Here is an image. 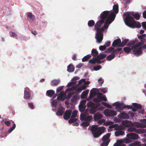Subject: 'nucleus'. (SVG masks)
Listing matches in <instances>:
<instances>
[{
	"instance_id": "nucleus-49",
	"label": "nucleus",
	"mask_w": 146,
	"mask_h": 146,
	"mask_svg": "<svg viewBox=\"0 0 146 146\" xmlns=\"http://www.w3.org/2000/svg\"><path fill=\"white\" fill-rule=\"evenodd\" d=\"M136 130V129L133 127H131L128 128L127 131L129 132H131L133 131H135Z\"/></svg>"
},
{
	"instance_id": "nucleus-7",
	"label": "nucleus",
	"mask_w": 146,
	"mask_h": 146,
	"mask_svg": "<svg viewBox=\"0 0 146 146\" xmlns=\"http://www.w3.org/2000/svg\"><path fill=\"white\" fill-rule=\"evenodd\" d=\"M127 138L126 139V143H129L132 141V140L137 139L139 138L138 135L136 133H132L127 135Z\"/></svg>"
},
{
	"instance_id": "nucleus-53",
	"label": "nucleus",
	"mask_w": 146,
	"mask_h": 146,
	"mask_svg": "<svg viewBox=\"0 0 146 146\" xmlns=\"http://www.w3.org/2000/svg\"><path fill=\"white\" fill-rule=\"evenodd\" d=\"M104 27H102L100 28H99L98 29V30H96V32L98 33H103L102 31H103L104 30Z\"/></svg>"
},
{
	"instance_id": "nucleus-30",
	"label": "nucleus",
	"mask_w": 146,
	"mask_h": 146,
	"mask_svg": "<svg viewBox=\"0 0 146 146\" xmlns=\"http://www.w3.org/2000/svg\"><path fill=\"white\" fill-rule=\"evenodd\" d=\"M137 41L138 40L137 39L135 40H131L127 44V45L129 46H131L137 43Z\"/></svg>"
},
{
	"instance_id": "nucleus-56",
	"label": "nucleus",
	"mask_w": 146,
	"mask_h": 146,
	"mask_svg": "<svg viewBox=\"0 0 146 146\" xmlns=\"http://www.w3.org/2000/svg\"><path fill=\"white\" fill-rule=\"evenodd\" d=\"M63 86H61L58 88L56 90V93H58L60 92H61L62 90L63 89Z\"/></svg>"
},
{
	"instance_id": "nucleus-62",
	"label": "nucleus",
	"mask_w": 146,
	"mask_h": 146,
	"mask_svg": "<svg viewBox=\"0 0 146 146\" xmlns=\"http://www.w3.org/2000/svg\"><path fill=\"white\" fill-rule=\"evenodd\" d=\"M57 99L58 101H63L64 100V98L60 96H58L57 97Z\"/></svg>"
},
{
	"instance_id": "nucleus-13",
	"label": "nucleus",
	"mask_w": 146,
	"mask_h": 146,
	"mask_svg": "<svg viewBox=\"0 0 146 146\" xmlns=\"http://www.w3.org/2000/svg\"><path fill=\"white\" fill-rule=\"evenodd\" d=\"M102 117V115L98 112L94 114V118L95 121H97L99 119H101Z\"/></svg>"
},
{
	"instance_id": "nucleus-57",
	"label": "nucleus",
	"mask_w": 146,
	"mask_h": 146,
	"mask_svg": "<svg viewBox=\"0 0 146 146\" xmlns=\"http://www.w3.org/2000/svg\"><path fill=\"white\" fill-rule=\"evenodd\" d=\"M106 48V46L105 45L101 46L99 47V49L101 51L105 50Z\"/></svg>"
},
{
	"instance_id": "nucleus-16",
	"label": "nucleus",
	"mask_w": 146,
	"mask_h": 146,
	"mask_svg": "<svg viewBox=\"0 0 146 146\" xmlns=\"http://www.w3.org/2000/svg\"><path fill=\"white\" fill-rule=\"evenodd\" d=\"M123 125L127 127H130L133 125V123L131 121L126 120L122 122Z\"/></svg>"
},
{
	"instance_id": "nucleus-14",
	"label": "nucleus",
	"mask_w": 146,
	"mask_h": 146,
	"mask_svg": "<svg viewBox=\"0 0 146 146\" xmlns=\"http://www.w3.org/2000/svg\"><path fill=\"white\" fill-rule=\"evenodd\" d=\"M121 40L119 38L115 40L112 43V46L114 47H120L119 46L121 43Z\"/></svg>"
},
{
	"instance_id": "nucleus-40",
	"label": "nucleus",
	"mask_w": 146,
	"mask_h": 146,
	"mask_svg": "<svg viewBox=\"0 0 146 146\" xmlns=\"http://www.w3.org/2000/svg\"><path fill=\"white\" fill-rule=\"evenodd\" d=\"M60 80H54L52 81V85L53 86H55L58 85L59 83Z\"/></svg>"
},
{
	"instance_id": "nucleus-27",
	"label": "nucleus",
	"mask_w": 146,
	"mask_h": 146,
	"mask_svg": "<svg viewBox=\"0 0 146 146\" xmlns=\"http://www.w3.org/2000/svg\"><path fill=\"white\" fill-rule=\"evenodd\" d=\"M129 40L128 39H124L123 40L122 42H121V43L119 46L120 47H123L129 41Z\"/></svg>"
},
{
	"instance_id": "nucleus-20",
	"label": "nucleus",
	"mask_w": 146,
	"mask_h": 146,
	"mask_svg": "<svg viewBox=\"0 0 146 146\" xmlns=\"http://www.w3.org/2000/svg\"><path fill=\"white\" fill-rule=\"evenodd\" d=\"M74 68L73 65L72 64H70L67 66V70L70 72H73L74 70Z\"/></svg>"
},
{
	"instance_id": "nucleus-23",
	"label": "nucleus",
	"mask_w": 146,
	"mask_h": 146,
	"mask_svg": "<svg viewBox=\"0 0 146 146\" xmlns=\"http://www.w3.org/2000/svg\"><path fill=\"white\" fill-rule=\"evenodd\" d=\"M24 98L25 99L28 100H31L32 99L30 96V94L29 92L24 91Z\"/></svg>"
},
{
	"instance_id": "nucleus-41",
	"label": "nucleus",
	"mask_w": 146,
	"mask_h": 146,
	"mask_svg": "<svg viewBox=\"0 0 146 146\" xmlns=\"http://www.w3.org/2000/svg\"><path fill=\"white\" fill-rule=\"evenodd\" d=\"M94 58H96V57H93L92 59H90L89 61V63L90 64H95L96 60L97 59H95Z\"/></svg>"
},
{
	"instance_id": "nucleus-4",
	"label": "nucleus",
	"mask_w": 146,
	"mask_h": 146,
	"mask_svg": "<svg viewBox=\"0 0 146 146\" xmlns=\"http://www.w3.org/2000/svg\"><path fill=\"white\" fill-rule=\"evenodd\" d=\"M109 128L111 129L114 128L115 131V134L116 136H118L123 135L124 133V131L123 130L125 129V127L121 125L119 126L117 124H115L110 125Z\"/></svg>"
},
{
	"instance_id": "nucleus-37",
	"label": "nucleus",
	"mask_w": 146,
	"mask_h": 146,
	"mask_svg": "<svg viewBox=\"0 0 146 146\" xmlns=\"http://www.w3.org/2000/svg\"><path fill=\"white\" fill-rule=\"evenodd\" d=\"M92 119V116H86V117L85 118V119H84V120L89 122Z\"/></svg>"
},
{
	"instance_id": "nucleus-21",
	"label": "nucleus",
	"mask_w": 146,
	"mask_h": 146,
	"mask_svg": "<svg viewBox=\"0 0 146 146\" xmlns=\"http://www.w3.org/2000/svg\"><path fill=\"white\" fill-rule=\"evenodd\" d=\"M27 18H29L31 20L34 21L35 19V16L33 15L31 13L29 12L27 13Z\"/></svg>"
},
{
	"instance_id": "nucleus-59",
	"label": "nucleus",
	"mask_w": 146,
	"mask_h": 146,
	"mask_svg": "<svg viewBox=\"0 0 146 146\" xmlns=\"http://www.w3.org/2000/svg\"><path fill=\"white\" fill-rule=\"evenodd\" d=\"M10 36L14 38H15L17 36V35L16 34L13 32H11L10 33Z\"/></svg>"
},
{
	"instance_id": "nucleus-17",
	"label": "nucleus",
	"mask_w": 146,
	"mask_h": 146,
	"mask_svg": "<svg viewBox=\"0 0 146 146\" xmlns=\"http://www.w3.org/2000/svg\"><path fill=\"white\" fill-rule=\"evenodd\" d=\"M143 42L137 43L135 45L131 47V50H133V52H135V50L137 49H136L139 46L141 45H143Z\"/></svg>"
},
{
	"instance_id": "nucleus-33",
	"label": "nucleus",
	"mask_w": 146,
	"mask_h": 146,
	"mask_svg": "<svg viewBox=\"0 0 146 146\" xmlns=\"http://www.w3.org/2000/svg\"><path fill=\"white\" fill-rule=\"evenodd\" d=\"M132 105L133 107L136 108L137 109H140L142 108V106L140 104L137 103H133L132 104Z\"/></svg>"
},
{
	"instance_id": "nucleus-12",
	"label": "nucleus",
	"mask_w": 146,
	"mask_h": 146,
	"mask_svg": "<svg viewBox=\"0 0 146 146\" xmlns=\"http://www.w3.org/2000/svg\"><path fill=\"white\" fill-rule=\"evenodd\" d=\"M72 111L71 110H66L64 112L63 115V117L65 119H70L71 114H72Z\"/></svg>"
},
{
	"instance_id": "nucleus-51",
	"label": "nucleus",
	"mask_w": 146,
	"mask_h": 146,
	"mask_svg": "<svg viewBox=\"0 0 146 146\" xmlns=\"http://www.w3.org/2000/svg\"><path fill=\"white\" fill-rule=\"evenodd\" d=\"M82 125L84 127H87L89 125L90 123L88 122L85 121V122H83L82 123Z\"/></svg>"
},
{
	"instance_id": "nucleus-52",
	"label": "nucleus",
	"mask_w": 146,
	"mask_h": 146,
	"mask_svg": "<svg viewBox=\"0 0 146 146\" xmlns=\"http://www.w3.org/2000/svg\"><path fill=\"white\" fill-rule=\"evenodd\" d=\"M28 106L31 109H33L35 108V106L33 105V103L32 102L28 103Z\"/></svg>"
},
{
	"instance_id": "nucleus-5",
	"label": "nucleus",
	"mask_w": 146,
	"mask_h": 146,
	"mask_svg": "<svg viewBox=\"0 0 146 146\" xmlns=\"http://www.w3.org/2000/svg\"><path fill=\"white\" fill-rule=\"evenodd\" d=\"M87 105L88 107L91 108L89 111L90 113L93 114L98 110H101L102 109V107H99L100 106V104L99 103L95 104L92 102H91L88 103Z\"/></svg>"
},
{
	"instance_id": "nucleus-24",
	"label": "nucleus",
	"mask_w": 146,
	"mask_h": 146,
	"mask_svg": "<svg viewBox=\"0 0 146 146\" xmlns=\"http://www.w3.org/2000/svg\"><path fill=\"white\" fill-rule=\"evenodd\" d=\"M107 55L104 54L100 53L99 55H98L95 58V59H98L100 60H102L106 58Z\"/></svg>"
},
{
	"instance_id": "nucleus-64",
	"label": "nucleus",
	"mask_w": 146,
	"mask_h": 146,
	"mask_svg": "<svg viewBox=\"0 0 146 146\" xmlns=\"http://www.w3.org/2000/svg\"><path fill=\"white\" fill-rule=\"evenodd\" d=\"M141 24L143 28L146 30V22H142Z\"/></svg>"
},
{
	"instance_id": "nucleus-50",
	"label": "nucleus",
	"mask_w": 146,
	"mask_h": 146,
	"mask_svg": "<svg viewBox=\"0 0 146 146\" xmlns=\"http://www.w3.org/2000/svg\"><path fill=\"white\" fill-rule=\"evenodd\" d=\"M79 110L81 112L83 111L85 109V107L84 106H79Z\"/></svg>"
},
{
	"instance_id": "nucleus-38",
	"label": "nucleus",
	"mask_w": 146,
	"mask_h": 146,
	"mask_svg": "<svg viewBox=\"0 0 146 146\" xmlns=\"http://www.w3.org/2000/svg\"><path fill=\"white\" fill-rule=\"evenodd\" d=\"M78 111L76 110H74L73 111L71 115V118H75L77 117Z\"/></svg>"
},
{
	"instance_id": "nucleus-22",
	"label": "nucleus",
	"mask_w": 146,
	"mask_h": 146,
	"mask_svg": "<svg viewBox=\"0 0 146 146\" xmlns=\"http://www.w3.org/2000/svg\"><path fill=\"white\" fill-rule=\"evenodd\" d=\"M120 117L123 119H128L129 118V116L127 114L123 113H121L120 115Z\"/></svg>"
},
{
	"instance_id": "nucleus-11",
	"label": "nucleus",
	"mask_w": 146,
	"mask_h": 146,
	"mask_svg": "<svg viewBox=\"0 0 146 146\" xmlns=\"http://www.w3.org/2000/svg\"><path fill=\"white\" fill-rule=\"evenodd\" d=\"M95 37L96 39L97 42L99 43H100L103 38V33H99L96 32Z\"/></svg>"
},
{
	"instance_id": "nucleus-58",
	"label": "nucleus",
	"mask_w": 146,
	"mask_h": 146,
	"mask_svg": "<svg viewBox=\"0 0 146 146\" xmlns=\"http://www.w3.org/2000/svg\"><path fill=\"white\" fill-rule=\"evenodd\" d=\"M76 86H72L71 88H68L66 90H68L69 91H72V90L74 91V90H76Z\"/></svg>"
},
{
	"instance_id": "nucleus-32",
	"label": "nucleus",
	"mask_w": 146,
	"mask_h": 146,
	"mask_svg": "<svg viewBox=\"0 0 146 146\" xmlns=\"http://www.w3.org/2000/svg\"><path fill=\"white\" fill-rule=\"evenodd\" d=\"M92 55L94 57H96L98 56V51L95 49H93L91 52Z\"/></svg>"
},
{
	"instance_id": "nucleus-44",
	"label": "nucleus",
	"mask_w": 146,
	"mask_h": 146,
	"mask_svg": "<svg viewBox=\"0 0 146 146\" xmlns=\"http://www.w3.org/2000/svg\"><path fill=\"white\" fill-rule=\"evenodd\" d=\"M16 126L15 123H14L12 127L10 128L8 131V133H10L15 128Z\"/></svg>"
},
{
	"instance_id": "nucleus-63",
	"label": "nucleus",
	"mask_w": 146,
	"mask_h": 146,
	"mask_svg": "<svg viewBox=\"0 0 146 146\" xmlns=\"http://www.w3.org/2000/svg\"><path fill=\"white\" fill-rule=\"evenodd\" d=\"M105 121V119H100L99 120L97 121H98V123L100 124H102L103 123H104V121Z\"/></svg>"
},
{
	"instance_id": "nucleus-36",
	"label": "nucleus",
	"mask_w": 146,
	"mask_h": 146,
	"mask_svg": "<svg viewBox=\"0 0 146 146\" xmlns=\"http://www.w3.org/2000/svg\"><path fill=\"white\" fill-rule=\"evenodd\" d=\"M88 25L89 27H92L95 25V22L93 20H90L88 21Z\"/></svg>"
},
{
	"instance_id": "nucleus-26",
	"label": "nucleus",
	"mask_w": 146,
	"mask_h": 146,
	"mask_svg": "<svg viewBox=\"0 0 146 146\" xmlns=\"http://www.w3.org/2000/svg\"><path fill=\"white\" fill-rule=\"evenodd\" d=\"M109 15L108 17L111 20H112V21H113L115 19V18L116 17V14H115L114 12H111L110 13V14Z\"/></svg>"
},
{
	"instance_id": "nucleus-46",
	"label": "nucleus",
	"mask_w": 146,
	"mask_h": 146,
	"mask_svg": "<svg viewBox=\"0 0 146 146\" xmlns=\"http://www.w3.org/2000/svg\"><path fill=\"white\" fill-rule=\"evenodd\" d=\"M77 119L76 118H71L68 121V122L69 123H73L74 122H75L76 121Z\"/></svg>"
},
{
	"instance_id": "nucleus-9",
	"label": "nucleus",
	"mask_w": 146,
	"mask_h": 146,
	"mask_svg": "<svg viewBox=\"0 0 146 146\" xmlns=\"http://www.w3.org/2000/svg\"><path fill=\"white\" fill-rule=\"evenodd\" d=\"M104 113L106 116L109 117L114 116L116 115L117 114L115 111L108 109L105 110Z\"/></svg>"
},
{
	"instance_id": "nucleus-43",
	"label": "nucleus",
	"mask_w": 146,
	"mask_h": 146,
	"mask_svg": "<svg viewBox=\"0 0 146 146\" xmlns=\"http://www.w3.org/2000/svg\"><path fill=\"white\" fill-rule=\"evenodd\" d=\"M139 142L135 141L131 143L130 144L129 146H137L139 145Z\"/></svg>"
},
{
	"instance_id": "nucleus-6",
	"label": "nucleus",
	"mask_w": 146,
	"mask_h": 146,
	"mask_svg": "<svg viewBox=\"0 0 146 146\" xmlns=\"http://www.w3.org/2000/svg\"><path fill=\"white\" fill-rule=\"evenodd\" d=\"M111 133H108L103 137L102 140L103 142L101 144V146H107L110 141L109 137Z\"/></svg>"
},
{
	"instance_id": "nucleus-60",
	"label": "nucleus",
	"mask_w": 146,
	"mask_h": 146,
	"mask_svg": "<svg viewBox=\"0 0 146 146\" xmlns=\"http://www.w3.org/2000/svg\"><path fill=\"white\" fill-rule=\"evenodd\" d=\"M101 68V66L100 65L96 66L94 67V70L97 71L99 70Z\"/></svg>"
},
{
	"instance_id": "nucleus-42",
	"label": "nucleus",
	"mask_w": 146,
	"mask_h": 146,
	"mask_svg": "<svg viewBox=\"0 0 146 146\" xmlns=\"http://www.w3.org/2000/svg\"><path fill=\"white\" fill-rule=\"evenodd\" d=\"M133 17L137 20H139L140 18V15L138 13H136L135 14H132Z\"/></svg>"
},
{
	"instance_id": "nucleus-55",
	"label": "nucleus",
	"mask_w": 146,
	"mask_h": 146,
	"mask_svg": "<svg viewBox=\"0 0 146 146\" xmlns=\"http://www.w3.org/2000/svg\"><path fill=\"white\" fill-rule=\"evenodd\" d=\"M113 21H112V20H111L108 17V18L106 19L105 23H107L109 25H110L111 23Z\"/></svg>"
},
{
	"instance_id": "nucleus-28",
	"label": "nucleus",
	"mask_w": 146,
	"mask_h": 146,
	"mask_svg": "<svg viewBox=\"0 0 146 146\" xmlns=\"http://www.w3.org/2000/svg\"><path fill=\"white\" fill-rule=\"evenodd\" d=\"M89 90H87L85 91H83L82 94L81 95V98L82 99L85 98V96H86L88 94L89 92Z\"/></svg>"
},
{
	"instance_id": "nucleus-18",
	"label": "nucleus",
	"mask_w": 146,
	"mask_h": 146,
	"mask_svg": "<svg viewBox=\"0 0 146 146\" xmlns=\"http://www.w3.org/2000/svg\"><path fill=\"white\" fill-rule=\"evenodd\" d=\"M113 105L121 110H122L123 108H125L124 107V106H123V103H119L118 102H116L113 104Z\"/></svg>"
},
{
	"instance_id": "nucleus-19",
	"label": "nucleus",
	"mask_w": 146,
	"mask_h": 146,
	"mask_svg": "<svg viewBox=\"0 0 146 146\" xmlns=\"http://www.w3.org/2000/svg\"><path fill=\"white\" fill-rule=\"evenodd\" d=\"M142 48L140 47L138 49L135 50V52H133L134 54L137 56H138L143 53V51L141 50Z\"/></svg>"
},
{
	"instance_id": "nucleus-34",
	"label": "nucleus",
	"mask_w": 146,
	"mask_h": 146,
	"mask_svg": "<svg viewBox=\"0 0 146 146\" xmlns=\"http://www.w3.org/2000/svg\"><path fill=\"white\" fill-rule=\"evenodd\" d=\"M46 93L48 96L51 97L54 94V92L53 90H49L47 91Z\"/></svg>"
},
{
	"instance_id": "nucleus-61",
	"label": "nucleus",
	"mask_w": 146,
	"mask_h": 146,
	"mask_svg": "<svg viewBox=\"0 0 146 146\" xmlns=\"http://www.w3.org/2000/svg\"><path fill=\"white\" fill-rule=\"evenodd\" d=\"M5 124L7 126L9 127L11 125V122L10 121H7L5 122Z\"/></svg>"
},
{
	"instance_id": "nucleus-47",
	"label": "nucleus",
	"mask_w": 146,
	"mask_h": 146,
	"mask_svg": "<svg viewBox=\"0 0 146 146\" xmlns=\"http://www.w3.org/2000/svg\"><path fill=\"white\" fill-rule=\"evenodd\" d=\"M78 99V97L76 95H74L71 99V100L72 102H76Z\"/></svg>"
},
{
	"instance_id": "nucleus-39",
	"label": "nucleus",
	"mask_w": 146,
	"mask_h": 146,
	"mask_svg": "<svg viewBox=\"0 0 146 146\" xmlns=\"http://www.w3.org/2000/svg\"><path fill=\"white\" fill-rule=\"evenodd\" d=\"M131 50V48L129 47H126L123 48V50L127 53H129Z\"/></svg>"
},
{
	"instance_id": "nucleus-25",
	"label": "nucleus",
	"mask_w": 146,
	"mask_h": 146,
	"mask_svg": "<svg viewBox=\"0 0 146 146\" xmlns=\"http://www.w3.org/2000/svg\"><path fill=\"white\" fill-rule=\"evenodd\" d=\"M118 5L117 4L114 5L113 8V9L114 12L115 14H117L119 11Z\"/></svg>"
},
{
	"instance_id": "nucleus-1",
	"label": "nucleus",
	"mask_w": 146,
	"mask_h": 146,
	"mask_svg": "<svg viewBox=\"0 0 146 146\" xmlns=\"http://www.w3.org/2000/svg\"><path fill=\"white\" fill-rule=\"evenodd\" d=\"M124 22L126 25L132 28H140L141 27V23L138 21H135L134 18L129 14L124 19Z\"/></svg>"
},
{
	"instance_id": "nucleus-48",
	"label": "nucleus",
	"mask_w": 146,
	"mask_h": 146,
	"mask_svg": "<svg viewBox=\"0 0 146 146\" xmlns=\"http://www.w3.org/2000/svg\"><path fill=\"white\" fill-rule=\"evenodd\" d=\"M57 102L56 100L55 99L52 102V105L53 107H55L57 106Z\"/></svg>"
},
{
	"instance_id": "nucleus-35",
	"label": "nucleus",
	"mask_w": 146,
	"mask_h": 146,
	"mask_svg": "<svg viewBox=\"0 0 146 146\" xmlns=\"http://www.w3.org/2000/svg\"><path fill=\"white\" fill-rule=\"evenodd\" d=\"M135 132L138 133H144L146 132V129H139L135 131Z\"/></svg>"
},
{
	"instance_id": "nucleus-2",
	"label": "nucleus",
	"mask_w": 146,
	"mask_h": 146,
	"mask_svg": "<svg viewBox=\"0 0 146 146\" xmlns=\"http://www.w3.org/2000/svg\"><path fill=\"white\" fill-rule=\"evenodd\" d=\"M105 128L104 126L98 127L97 125H93L91 129L93 137L97 138L99 137L105 131Z\"/></svg>"
},
{
	"instance_id": "nucleus-10",
	"label": "nucleus",
	"mask_w": 146,
	"mask_h": 146,
	"mask_svg": "<svg viewBox=\"0 0 146 146\" xmlns=\"http://www.w3.org/2000/svg\"><path fill=\"white\" fill-rule=\"evenodd\" d=\"M140 122L142 123H140L139 122L136 123L135 124V126L137 128H144L146 127V125L143 123H146V119H142L140 121Z\"/></svg>"
},
{
	"instance_id": "nucleus-3",
	"label": "nucleus",
	"mask_w": 146,
	"mask_h": 146,
	"mask_svg": "<svg viewBox=\"0 0 146 146\" xmlns=\"http://www.w3.org/2000/svg\"><path fill=\"white\" fill-rule=\"evenodd\" d=\"M109 13V11H105L102 12L100 15L101 20H99L95 24L94 26V29L96 30H98L102 24L104 22L105 19L108 17Z\"/></svg>"
},
{
	"instance_id": "nucleus-45",
	"label": "nucleus",
	"mask_w": 146,
	"mask_h": 146,
	"mask_svg": "<svg viewBox=\"0 0 146 146\" xmlns=\"http://www.w3.org/2000/svg\"><path fill=\"white\" fill-rule=\"evenodd\" d=\"M77 81H74L69 83L67 85V87H69L72 86L77 83Z\"/></svg>"
},
{
	"instance_id": "nucleus-15",
	"label": "nucleus",
	"mask_w": 146,
	"mask_h": 146,
	"mask_svg": "<svg viewBox=\"0 0 146 146\" xmlns=\"http://www.w3.org/2000/svg\"><path fill=\"white\" fill-rule=\"evenodd\" d=\"M64 111L65 109L63 107H60L58 109L56 114L57 115L62 116L64 114Z\"/></svg>"
},
{
	"instance_id": "nucleus-29",
	"label": "nucleus",
	"mask_w": 146,
	"mask_h": 146,
	"mask_svg": "<svg viewBox=\"0 0 146 146\" xmlns=\"http://www.w3.org/2000/svg\"><path fill=\"white\" fill-rule=\"evenodd\" d=\"M121 140H118L113 144V146H126L125 144L121 143Z\"/></svg>"
},
{
	"instance_id": "nucleus-8",
	"label": "nucleus",
	"mask_w": 146,
	"mask_h": 146,
	"mask_svg": "<svg viewBox=\"0 0 146 146\" xmlns=\"http://www.w3.org/2000/svg\"><path fill=\"white\" fill-rule=\"evenodd\" d=\"M122 50V48H118L114 50L111 52V55H109L107 57L106 60L108 61H111L115 58V55L117 54L118 52L121 50Z\"/></svg>"
},
{
	"instance_id": "nucleus-54",
	"label": "nucleus",
	"mask_w": 146,
	"mask_h": 146,
	"mask_svg": "<svg viewBox=\"0 0 146 146\" xmlns=\"http://www.w3.org/2000/svg\"><path fill=\"white\" fill-rule=\"evenodd\" d=\"M86 117V115L85 114L81 113L80 117V119L84 120Z\"/></svg>"
},
{
	"instance_id": "nucleus-31",
	"label": "nucleus",
	"mask_w": 146,
	"mask_h": 146,
	"mask_svg": "<svg viewBox=\"0 0 146 146\" xmlns=\"http://www.w3.org/2000/svg\"><path fill=\"white\" fill-rule=\"evenodd\" d=\"M91 55L90 54H88L84 56L82 59V61L85 62L88 60L91 57Z\"/></svg>"
}]
</instances>
